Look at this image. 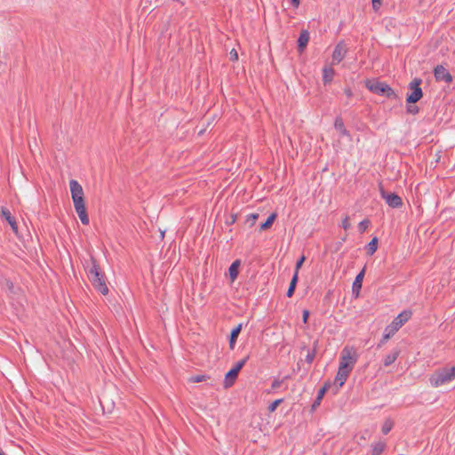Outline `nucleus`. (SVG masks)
Instances as JSON below:
<instances>
[{"label": "nucleus", "instance_id": "obj_6", "mask_svg": "<svg viewBox=\"0 0 455 455\" xmlns=\"http://www.w3.org/2000/svg\"><path fill=\"white\" fill-rule=\"evenodd\" d=\"M421 82L422 80L420 78H414L410 83V89L412 92L410 94H408L406 98V101L408 103H416L422 98L423 92L420 88Z\"/></svg>", "mask_w": 455, "mask_h": 455}, {"label": "nucleus", "instance_id": "obj_19", "mask_svg": "<svg viewBox=\"0 0 455 455\" xmlns=\"http://www.w3.org/2000/svg\"><path fill=\"white\" fill-rule=\"evenodd\" d=\"M241 262L239 259L235 260L228 268V274L231 281H235L239 274Z\"/></svg>", "mask_w": 455, "mask_h": 455}, {"label": "nucleus", "instance_id": "obj_2", "mask_svg": "<svg viewBox=\"0 0 455 455\" xmlns=\"http://www.w3.org/2000/svg\"><path fill=\"white\" fill-rule=\"evenodd\" d=\"M411 310H404L400 313L392 323L387 325L385 329V333L378 344V347H380L383 344H385L387 339H390L411 317Z\"/></svg>", "mask_w": 455, "mask_h": 455}, {"label": "nucleus", "instance_id": "obj_37", "mask_svg": "<svg viewBox=\"0 0 455 455\" xmlns=\"http://www.w3.org/2000/svg\"><path fill=\"white\" fill-rule=\"evenodd\" d=\"M79 219L84 225L89 224V217L87 213L83 214V216H80Z\"/></svg>", "mask_w": 455, "mask_h": 455}, {"label": "nucleus", "instance_id": "obj_21", "mask_svg": "<svg viewBox=\"0 0 455 455\" xmlns=\"http://www.w3.org/2000/svg\"><path fill=\"white\" fill-rule=\"evenodd\" d=\"M335 71L332 68L325 67L323 69V82L324 84H330L334 77Z\"/></svg>", "mask_w": 455, "mask_h": 455}, {"label": "nucleus", "instance_id": "obj_35", "mask_svg": "<svg viewBox=\"0 0 455 455\" xmlns=\"http://www.w3.org/2000/svg\"><path fill=\"white\" fill-rule=\"evenodd\" d=\"M407 112L412 115H415L419 112V108L417 106H408Z\"/></svg>", "mask_w": 455, "mask_h": 455}, {"label": "nucleus", "instance_id": "obj_23", "mask_svg": "<svg viewBox=\"0 0 455 455\" xmlns=\"http://www.w3.org/2000/svg\"><path fill=\"white\" fill-rule=\"evenodd\" d=\"M276 217H277V214L275 212L271 213L267 217L266 221L260 224L259 229L267 230V229L270 228L272 227L274 221L275 220Z\"/></svg>", "mask_w": 455, "mask_h": 455}, {"label": "nucleus", "instance_id": "obj_9", "mask_svg": "<svg viewBox=\"0 0 455 455\" xmlns=\"http://www.w3.org/2000/svg\"><path fill=\"white\" fill-rule=\"evenodd\" d=\"M379 192L382 196L386 200V203L392 208H399L403 205V200L401 196H399L395 193L387 192L381 184L379 185Z\"/></svg>", "mask_w": 455, "mask_h": 455}, {"label": "nucleus", "instance_id": "obj_24", "mask_svg": "<svg viewBox=\"0 0 455 455\" xmlns=\"http://www.w3.org/2000/svg\"><path fill=\"white\" fill-rule=\"evenodd\" d=\"M297 283H298V275H297V272H294V275L291 280L290 286H289L287 293H286L288 298H291L293 296Z\"/></svg>", "mask_w": 455, "mask_h": 455}, {"label": "nucleus", "instance_id": "obj_4", "mask_svg": "<svg viewBox=\"0 0 455 455\" xmlns=\"http://www.w3.org/2000/svg\"><path fill=\"white\" fill-rule=\"evenodd\" d=\"M453 379L451 375L450 370L447 367L435 370L429 377V383L433 387H438L443 385L448 384Z\"/></svg>", "mask_w": 455, "mask_h": 455}, {"label": "nucleus", "instance_id": "obj_5", "mask_svg": "<svg viewBox=\"0 0 455 455\" xmlns=\"http://www.w3.org/2000/svg\"><path fill=\"white\" fill-rule=\"evenodd\" d=\"M356 362L357 355L355 351L353 348L345 347L340 354L339 367L352 371Z\"/></svg>", "mask_w": 455, "mask_h": 455}, {"label": "nucleus", "instance_id": "obj_3", "mask_svg": "<svg viewBox=\"0 0 455 455\" xmlns=\"http://www.w3.org/2000/svg\"><path fill=\"white\" fill-rule=\"evenodd\" d=\"M365 86L369 91L377 95L386 96L388 99L395 100L398 98L395 92L387 84L384 82H379L375 79H367L365 81Z\"/></svg>", "mask_w": 455, "mask_h": 455}, {"label": "nucleus", "instance_id": "obj_36", "mask_svg": "<svg viewBox=\"0 0 455 455\" xmlns=\"http://www.w3.org/2000/svg\"><path fill=\"white\" fill-rule=\"evenodd\" d=\"M282 383H283V380H281V379H275L272 382V385H271L272 389L279 388L281 387Z\"/></svg>", "mask_w": 455, "mask_h": 455}, {"label": "nucleus", "instance_id": "obj_1", "mask_svg": "<svg viewBox=\"0 0 455 455\" xmlns=\"http://www.w3.org/2000/svg\"><path fill=\"white\" fill-rule=\"evenodd\" d=\"M84 268L94 289L102 295H107L109 291L106 282V275L104 272L100 270V265L92 255L85 261Z\"/></svg>", "mask_w": 455, "mask_h": 455}, {"label": "nucleus", "instance_id": "obj_16", "mask_svg": "<svg viewBox=\"0 0 455 455\" xmlns=\"http://www.w3.org/2000/svg\"><path fill=\"white\" fill-rule=\"evenodd\" d=\"M242 328H243V323H239L236 327H235L231 331L230 335H229V347L231 349L234 348V347L236 343L237 338L242 331Z\"/></svg>", "mask_w": 455, "mask_h": 455}, {"label": "nucleus", "instance_id": "obj_7", "mask_svg": "<svg viewBox=\"0 0 455 455\" xmlns=\"http://www.w3.org/2000/svg\"><path fill=\"white\" fill-rule=\"evenodd\" d=\"M248 357L243 358V360L238 361L235 365L229 370L225 376V387H231L235 379H237V376L242 370V368L244 366Z\"/></svg>", "mask_w": 455, "mask_h": 455}, {"label": "nucleus", "instance_id": "obj_26", "mask_svg": "<svg viewBox=\"0 0 455 455\" xmlns=\"http://www.w3.org/2000/svg\"><path fill=\"white\" fill-rule=\"evenodd\" d=\"M386 448V443L378 442L372 445L371 455H380Z\"/></svg>", "mask_w": 455, "mask_h": 455}, {"label": "nucleus", "instance_id": "obj_12", "mask_svg": "<svg viewBox=\"0 0 455 455\" xmlns=\"http://www.w3.org/2000/svg\"><path fill=\"white\" fill-rule=\"evenodd\" d=\"M365 268L366 267H363V268L357 274L353 283L352 293L353 295H355V298L359 296L360 291L362 289L363 280L365 275Z\"/></svg>", "mask_w": 455, "mask_h": 455}, {"label": "nucleus", "instance_id": "obj_27", "mask_svg": "<svg viewBox=\"0 0 455 455\" xmlns=\"http://www.w3.org/2000/svg\"><path fill=\"white\" fill-rule=\"evenodd\" d=\"M259 213H251L246 216L245 223L251 228L255 225L257 220L259 219Z\"/></svg>", "mask_w": 455, "mask_h": 455}, {"label": "nucleus", "instance_id": "obj_8", "mask_svg": "<svg viewBox=\"0 0 455 455\" xmlns=\"http://www.w3.org/2000/svg\"><path fill=\"white\" fill-rule=\"evenodd\" d=\"M69 187L74 205L85 203L84 190L78 181L71 180Z\"/></svg>", "mask_w": 455, "mask_h": 455}, {"label": "nucleus", "instance_id": "obj_44", "mask_svg": "<svg viewBox=\"0 0 455 455\" xmlns=\"http://www.w3.org/2000/svg\"><path fill=\"white\" fill-rule=\"evenodd\" d=\"M235 221V215H232V216H231V221H230V223L232 224V223H234Z\"/></svg>", "mask_w": 455, "mask_h": 455}, {"label": "nucleus", "instance_id": "obj_20", "mask_svg": "<svg viewBox=\"0 0 455 455\" xmlns=\"http://www.w3.org/2000/svg\"><path fill=\"white\" fill-rule=\"evenodd\" d=\"M318 347H319V340L318 339H315L314 342H313V347L311 350H309L307 352V355H306V358H305V361L308 363V364H311L316 355V353H317V350H318Z\"/></svg>", "mask_w": 455, "mask_h": 455}, {"label": "nucleus", "instance_id": "obj_39", "mask_svg": "<svg viewBox=\"0 0 455 455\" xmlns=\"http://www.w3.org/2000/svg\"><path fill=\"white\" fill-rule=\"evenodd\" d=\"M309 317V311L305 309L303 310V315H302V318H303V323H307V319Z\"/></svg>", "mask_w": 455, "mask_h": 455}, {"label": "nucleus", "instance_id": "obj_17", "mask_svg": "<svg viewBox=\"0 0 455 455\" xmlns=\"http://www.w3.org/2000/svg\"><path fill=\"white\" fill-rule=\"evenodd\" d=\"M329 387H330V385L325 383L324 386L319 389L317 396L312 404V410H315L321 404L323 397L324 396V395L327 392V390L329 389Z\"/></svg>", "mask_w": 455, "mask_h": 455}, {"label": "nucleus", "instance_id": "obj_33", "mask_svg": "<svg viewBox=\"0 0 455 455\" xmlns=\"http://www.w3.org/2000/svg\"><path fill=\"white\" fill-rule=\"evenodd\" d=\"M350 221H349V217L348 216H346L343 220H342V222H341V227L345 229V230H347L349 228H350Z\"/></svg>", "mask_w": 455, "mask_h": 455}, {"label": "nucleus", "instance_id": "obj_29", "mask_svg": "<svg viewBox=\"0 0 455 455\" xmlns=\"http://www.w3.org/2000/svg\"><path fill=\"white\" fill-rule=\"evenodd\" d=\"M76 212L77 213L78 217L83 216V214L87 213L86 208H85V203L79 204L74 205Z\"/></svg>", "mask_w": 455, "mask_h": 455}, {"label": "nucleus", "instance_id": "obj_34", "mask_svg": "<svg viewBox=\"0 0 455 455\" xmlns=\"http://www.w3.org/2000/svg\"><path fill=\"white\" fill-rule=\"evenodd\" d=\"M372 2V9L375 12H378L382 4V0H371Z\"/></svg>", "mask_w": 455, "mask_h": 455}, {"label": "nucleus", "instance_id": "obj_31", "mask_svg": "<svg viewBox=\"0 0 455 455\" xmlns=\"http://www.w3.org/2000/svg\"><path fill=\"white\" fill-rule=\"evenodd\" d=\"M283 399H277L268 405V411L273 412L276 410L277 406L283 403Z\"/></svg>", "mask_w": 455, "mask_h": 455}, {"label": "nucleus", "instance_id": "obj_41", "mask_svg": "<svg viewBox=\"0 0 455 455\" xmlns=\"http://www.w3.org/2000/svg\"><path fill=\"white\" fill-rule=\"evenodd\" d=\"M189 381L197 383L199 382V374H196L189 379Z\"/></svg>", "mask_w": 455, "mask_h": 455}, {"label": "nucleus", "instance_id": "obj_10", "mask_svg": "<svg viewBox=\"0 0 455 455\" xmlns=\"http://www.w3.org/2000/svg\"><path fill=\"white\" fill-rule=\"evenodd\" d=\"M434 76L437 82L451 84L453 81L452 76L443 65H437L434 68Z\"/></svg>", "mask_w": 455, "mask_h": 455}, {"label": "nucleus", "instance_id": "obj_14", "mask_svg": "<svg viewBox=\"0 0 455 455\" xmlns=\"http://www.w3.org/2000/svg\"><path fill=\"white\" fill-rule=\"evenodd\" d=\"M1 213H2V216L5 219V220L9 223L13 231L17 232L18 225H17L15 218L12 215L10 211L6 208H2Z\"/></svg>", "mask_w": 455, "mask_h": 455}, {"label": "nucleus", "instance_id": "obj_11", "mask_svg": "<svg viewBox=\"0 0 455 455\" xmlns=\"http://www.w3.org/2000/svg\"><path fill=\"white\" fill-rule=\"evenodd\" d=\"M347 48L343 41L339 42L332 52L333 62L339 63L346 56Z\"/></svg>", "mask_w": 455, "mask_h": 455}, {"label": "nucleus", "instance_id": "obj_22", "mask_svg": "<svg viewBox=\"0 0 455 455\" xmlns=\"http://www.w3.org/2000/svg\"><path fill=\"white\" fill-rule=\"evenodd\" d=\"M334 127L341 133V135L349 136V132L346 129L344 122L341 117H337L335 119Z\"/></svg>", "mask_w": 455, "mask_h": 455}, {"label": "nucleus", "instance_id": "obj_38", "mask_svg": "<svg viewBox=\"0 0 455 455\" xmlns=\"http://www.w3.org/2000/svg\"><path fill=\"white\" fill-rule=\"evenodd\" d=\"M344 93L346 94V96L350 99L351 97H353L354 93L352 92V90L349 88V87H347L344 89Z\"/></svg>", "mask_w": 455, "mask_h": 455}, {"label": "nucleus", "instance_id": "obj_13", "mask_svg": "<svg viewBox=\"0 0 455 455\" xmlns=\"http://www.w3.org/2000/svg\"><path fill=\"white\" fill-rule=\"evenodd\" d=\"M309 41V32L306 29L300 31L299 36L297 41V49L299 53H302Z\"/></svg>", "mask_w": 455, "mask_h": 455}, {"label": "nucleus", "instance_id": "obj_45", "mask_svg": "<svg viewBox=\"0 0 455 455\" xmlns=\"http://www.w3.org/2000/svg\"><path fill=\"white\" fill-rule=\"evenodd\" d=\"M8 287H9L10 289H12V282H8Z\"/></svg>", "mask_w": 455, "mask_h": 455}, {"label": "nucleus", "instance_id": "obj_15", "mask_svg": "<svg viewBox=\"0 0 455 455\" xmlns=\"http://www.w3.org/2000/svg\"><path fill=\"white\" fill-rule=\"evenodd\" d=\"M350 371L342 369L339 367L336 378H335V383H337L339 387H342L344 383L346 382L347 377L350 374Z\"/></svg>", "mask_w": 455, "mask_h": 455}, {"label": "nucleus", "instance_id": "obj_32", "mask_svg": "<svg viewBox=\"0 0 455 455\" xmlns=\"http://www.w3.org/2000/svg\"><path fill=\"white\" fill-rule=\"evenodd\" d=\"M306 260V257L302 255L296 262L295 265V272H297V275L299 274V268L302 267L304 261Z\"/></svg>", "mask_w": 455, "mask_h": 455}, {"label": "nucleus", "instance_id": "obj_48", "mask_svg": "<svg viewBox=\"0 0 455 455\" xmlns=\"http://www.w3.org/2000/svg\"><path fill=\"white\" fill-rule=\"evenodd\" d=\"M323 455H328L326 452H324Z\"/></svg>", "mask_w": 455, "mask_h": 455}, {"label": "nucleus", "instance_id": "obj_18", "mask_svg": "<svg viewBox=\"0 0 455 455\" xmlns=\"http://www.w3.org/2000/svg\"><path fill=\"white\" fill-rule=\"evenodd\" d=\"M401 351L399 348H395L394 350H392L388 355H386V357L384 358V366L387 367V366H390L393 363H395V361L397 359V357L399 356Z\"/></svg>", "mask_w": 455, "mask_h": 455}, {"label": "nucleus", "instance_id": "obj_42", "mask_svg": "<svg viewBox=\"0 0 455 455\" xmlns=\"http://www.w3.org/2000/svg\"><path fill=\"white\" fill-rule=\"evenodd\" d=\"M291 4L294 7H298L299 5V0H291Z\"/></svg>", "mask_w": 455, "mask_h": 455}, {"label": "nucleus", "instance_id": "obj_25", "mask_svg": "<svg viewBox=\"0 0 455 455\" xmlns=\"http://www.w3.org/2000/svg\"><path fill=\"white\" fill-rule=\"evenodd\" d=\"M378 249V238L375 236L371 239V241L366 246L367 254L371 256L373 255Z\"/></svg>", "mask_w": 455, "mask_h": 455}, {"label": "nucleus", "instance_id": "obj_47", "mask_svg": "<svg viewBox=\"0 0 455 455\" xmlns=\"http://www.w3.org/2000/svg\"><path fill=\"white\" fill-rule=\"evenodd\" d=\"M0 455H4V451L0 450Z\"/></svg>", "mask_w": 455, "mask_h": 455}, {"label": "nucleus", "instance_id": "obj_28", "mask_svg": "<svg viewBox=\"0 0 455 455\" xmlns=\"http://www.w3.org/2000/svg\"><path fill=\"white\" fill-rule=\"evenodd\" d=\"M394 427V423L390 419L385 420L381 431L384 435H387Z\"/></svg>", "mask_w": 455, "mask_h": 455}, {"label": "nucleus", "instance_id": "obj_46", "mask_svg": "<svg viewBox=\"0 0 455 455\" xmlns=\"http://www.w3.org/2000/svg\"><path fill=\"white\" fill-rule=\"evenodd\" d=\"M200 379H201V382H202V381H204V380H205V377H204V375H201Z\"/></svg>", "mask_w": 455, "mask_h": 455}, {"label": "nucleus", "instance_id": "obj_30", "mask_svg": "<svg viewBox=\"0 0 455 455\" xmlns=\"http://www.w3.org/2000/svg\"><path fill=\"white\" fill-rule=\"evenodd\" d=\"M371 224V221L368 220V219H365L363 220H362L359 224H358V230L360 233H364L366 231V229L369 228Z\"/></svg>", "mask_w": 455, "mask_h": 455}, {"label": "nucleus", "instance_id": "obj_43", "mask_svg": "<svg viewBox=\"0 0 455 455\" xmlns=\"http://www.w3.org/2000/svg\"><path fill=\"white\" fill-rule=\"evenodd\" d=\"M452 379H455V366L449 368Z\"/></svg>", "mask_w": 455, "mask_h": 455}, {"label": "nucleus", "instance_id": "obj_40", "mask_svg": "<svg viewBox=\"0 0 455 455\" xmlns=\"http://www.w3.org/2000/svg\"><path fill=\"white\" fill-rule=\"evenodd\" d=\"M230 55H231V57H230V60H238V54H237V52H236V51H235V50H234V49H233V50L230 52Z\"/></svg>", "mask_w": 455, "mask_h": 455}]
</instances>
